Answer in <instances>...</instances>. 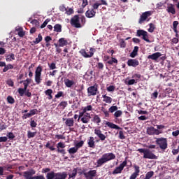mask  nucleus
Returning a JSON list of instances; mask_svg holds the SVG:
<instances>
[{"instance_id":"1","label":"nucleus","mask_w":179,"mask_h":179,"mask_svg":"<svg viewBox=\"0 0 179 179\" xmlns=\"http://www.w3.org/2000/svg\"><path fill=\"white\" fill-rule=\"evenodd\" d=\"M115 159V155L113 152H108L103 154L101 158L97 159L96 161V167H101L108 162H111V160H114Z\"/></svg>"},{"instance_id":"2","label":"nucleus","mask_w":179,"mask_h":179,"mask_svg":"<svg viewBox=\"0 0 179 179\" xmlns=\"http://www.w3.org/2000/svg\"><path fill=\"white\" fill-rule=\"evenodd\" d=\"M137 152L140 153H143V159H157V156L155 155L150 150L145 149V148H138Z\"/></svg>"},{"instance_id":"3","label":"nucleus","mask_w":179,"mask_h":179,"mask_svg":"<svg viewBox=\"0 0 179 179\" xmlns=\"http://www.w3.org/2000/svg\"><path fill=\"white\" fill-rule=\"evenodd\" d=\"M155 143L162 150H166L168 148L167 138L164 137L157 138Z\"/></svg>"},{"instance_id":"4","label":"nucleus","mask_w":179,"mask_h":179,"mask_svg":"<svg viewBox=\"0 0 179 179\" xmlns=\"http://www.w3.org/2000/svg\"><path fill=\"white\" fill-rule=\"evenodd\" d=\"M136 37H142V39L146 43H150V40H149V34L148 31L143 29H138L136 34Z\"/></svg>"},{"instance_id":"5","label":"nucleus","mask_w":179,"mask_h":179,"mask_svg":"<svg viewBox=\"0 0 179 179\" xmlns=\"http://www.w3.org/2000/svg\"><path fill=\"white\" fill-rule=\"evenodd\" d=\"M31 83V79L27 78L25 80H24V88H19L18 89V93L21 97H23L24 96V92L26 90H27V87H29V85Z\"/></svg>"},{"instance_id":"6","label":"nucleus","mask_w":179,"mask_h":179,"mask_svg":"<svg viewBox=\"0 0 179 179\" xmlns=\"http://www.w3.org/2000/svg\"><path fill=\"white\" fill-rule=\"evenodd\" d=\"M99 93V85L94 84L87 88L88 96H96Z\"/></svg>"},{"instance_id":"7","label":"nucleus","mask_w":179,"mask_h":179,"mask_svg":"<svg viewBox=\"0 0 179 179\" xmlns=\"http://www.w3.org/2000/svg\"><path fill=\"white\" fill-rule=\"evenodd\" d=\"M70 23L71 26H73V27H76V29H80V27H82L79 20V15H74L73 17L71 18Z\"/></svg>"},{"instance_id":"8","label":"nucleus","mask_w":179,"mask_h":179,"mask_svg":"<svg viewBox=\"0 0 179 179\" xmlns=\"http://www.w3.org/2000/svg\"><path fill=\"white\" fill-rule=\"evenodd\" d=\"M127 164V160L123 161V162L120 164L119 166L115 169V170L112 172V174L113 176H115V174H121V173H122V170H124V168L126 167Z\"/></svg>"},{"instance_id":"9","label":"nucleus","mask_w":179,"mask_h":179,"mask_svg":"<svg viewBox=\"0 0 179 179\" xmlns=\"http://www.w3.org/2000/svg\"><path fill=\"white\" fill-rule=\"evenodd\" d=\"M94 48H90L89 52H86L85 49H83L80 51V53L84 58H92L94 55Z\"/></svg>"},{"instance_id":"10","label":"nucleus","mask_w":179,"mask_h":179,"mask_svg":"<svg viewBox=\"0 0 179 179\" xmlns=\"http://www.w3.org/2000/svg\"><path fill=\"white\" fill-rule=\"evenodd\" d=\"M152 15H153V11L152 10L143 13L138 20L139 24H142V23L145 22L149 17V16H152Z\"/></svg>"},{"instance_id":"11","label":"nucleus","mask_w":179,"mask_h":179,"mask_svg":"<svg viewBox=\"0 0 179 179\" xmlns=\"http://www.w3.org/2000/svg\"><path fill=\"white\" fill-rule=\"evenodd\" d=\"M94 134L101 141V142H104L106 138H107V135L103 134V131L100 129H95L94 130Z\"/></svg>"},{"instance_id":"12","label":"nucleus","mask_w":179,"mask_h":179,"mask_svg":"<svg viewBox=\"0 0 179 179\" xmlns=\"http://www.w3.org/2000/svg\"><path fill=\"white\" fill-rule=\"evenodd\" d=\"M147 134L148 135H160V134H163V131L150 127L147 129Z\"/></svg>"},{"instance_id":"13","label":"nucleus","mask_w":179,"mask_h":179,"mask_svg":"<svg viewBox=\"0 0 179 179\" xmlns=\"http://www.w3.org/2000/svg\"><path fill=\"white\" fill-rule=\"evenodd\" d=\"M81 110L82 111L79 113V119L82 118L87 111H93V106H92V105H88L87 106L82 107Z\"/></svg>"},{"instance_id":"14","label":"nucleus","mask_w":179,"mask_h":179,"mask_svg":"<svg viewBox=\"0 0 179 179\" xmlns=\"http://www.w3.org/2000/svg\"><path fill=\"white\" fill-rule=\"evenodd\" d=\"M133 167L134 169V172L131 175L129 179H136L139 176V173H141V167H139V166L135 164Z\"/></svg>"},{"instance_id":"15","label":"nucleus","mask_w":179,"mask_h":179,"mask_svg":"<svg viewBox=\"0 0 179 179\" xmlns=\"http://www.w3.org/2000/svg\"><path fill=\"white\" fill-rule=\"evenodd\" d=\"M34 174H36V171L34 169H30L23 173V177L26 179H34V176H33Z\"/></svg>"},{"instance_id":"16","label":"nucleus","mask_w":179,"mask_h":179,"mask_svg":"<svg viewBox=\"0 0 179 179\" xmlns=\"http://www.w3.org/2000/svg\"><path fill=\"white\" fill-rule=\"evenodd\" d=\"M97 171L96 170H91L87 173H84V176L86 179H93L94 177H96Z\"/></svg>"},{"instance_id":"17","label":"nucleus","mask_w":179,"mask_h":179,"mask_svg":"<svg viewBox=\"0 0 179 179\" xmlns=\"http://www.w3.org/2000/svg\"><path fill=\"white\" fill-rule=\"evenodd\" d=\"M128 66H133V68H136L139 65V61L136 59H129L127 61Z\"/></svg>"},{"instance_id":"18","label":"nucleus","mask_w":179,"mask_h":179,"mask_svg":"<svg viewBox=\"0 0 179 179\" xmlns=\"http://www.w3.org/2000/svg\"><path fill=\"white\" fill-rule=\"evenodd\" d=\"M162 57V53L157 52L155 53H153L152 55H150L148 56V59H152V61H157L159 58Z\"/></svg>"},{"instance_id":"19","label":"nucleus","mask_w":179,"mask_h":179,"mask_svg":"<svg viewBox=\"0 0 179 179\" xmlns=\"http://www.w3.org/2000/svg\"><path fill=\"white\" fill-rule=\"evenodd\" d=\"M106 126L108 127V128H110L111 129H122L120 126L111 122H106Z\"/></svg>"},{"instance_id":"20","label":"nucleus","mask_w":179,"mask_h":179,"mask_svg":"<svg viewBox=\"0 0 179 179\" xmlns=\"http://www.w3.org/2000/svg\"><path fill=\"white\" fill-rule=\"evenodd\" d=\"M66 177H68L66 172H59L55 175V179H66Z\"/></svg>"},{"instance_id":"21","label":"nucleus","mask_w":179,"mask_h":179,"mask_svg":"<svg viewBox=\"0 0 179 179\" xmlns=\"http://www.w3.org/2000/svg\"><path fill=\"white\" fill-rule=\"evenodd\" d=\"M166 12L168 13H171V15H176V8H175L174 4H171V3L169 4L167 6Z\"/></svg>"},{"instance_id":"22","label":"nucleus","mask_w":179,"mask_h":179,"mask_svg":"<svg viewBox=\"0 0 179 179\" xmlns=\"http://www.w3.org/2000/svg\"><path fill=\"white\" fill-rule=\"evenodd\" d=\"M87 145L89 148H91L92 149H94L96 148V144L94 142V137L91 136L90 137L88 141H87Z\"/></svg>"},{"instance_id":"23","label":"nucleus","mask_w":179,"mask_h":179,"mask_svg":"<svg viewBox=\"0 0 179 179\" xmlns=\"http://www.w3.org/2000/svg\"><path fill=\"white\" fill-rule=\"evenodd\" d=\"M86 17L92 18L96 16V11L94 9L88 10L85 13Z\"/></svg>"},{"instance_id":"24","label":"nucleus","mask_w":179,"mask_h":179,"mask_svg":"<svg viewBox=\"0 0 179 179\" xmlns=\"http://www.w3.org/2000/svg\"><path fill=\"white\" fill-rule=\"evenodd\" d=\"M59 43V47H65V45H68V40H66L65 38H61L58 41Z\"/></svg>"},{"instance_id":"25","label":"nucleus","mask_w":179,"mask_h":179,"mask_svg":"<svg viewBox=\"0 0 179 179\" xmlns=\"http://www.w3.org/2000/svg\"><path fill=\"white\" fill-rule=\"evenodd\" d=\"M76 83H75V81L72 80H69V78H66L64 80V85L66 86V87H72V86H73V85H76Z\"/></svg>"},{"instance_id":"26","label":"nucleus","mask_w":179,"mask_h":179,"mask_svg":"<svg viewBox=\"0 0 179 179\" xmlns=\"http://www.w3.org/2000/svg\"><path fill=\"white\" fill-rule=\"evenodd\" d=\"M102 97L104 103H107L108 104H111V103H113V98L107 96V94L102 95Z\"/></svg>"},{"instance_id":"27","label":"nucleus","mask_w":179,"mask_h":179,"mask_svg":"<svg viewBox=\"0 0 179 179\" xmlns=\"http://www.w3.org/2000/svg\"><path fill=\"white\" fill-rule=\"evenodd\" d=\"M65 124L66 127H69V128L73 127V124H75V121L73 120V118H67L66 120Z\"/></svg>"},{"instance_id":"28","label":"nucleus","mask_w":179,"mask_h":179,"mask_svg":"<svg viewBox=\"0 0 179 179\" xmlns=\"http://www.w3.org/2000/svg\"><path fill=\"white\" fill-rule=\"evenodd\" d=\"M43 41V36H41V34H39L38 35V37L36 38L35 41H33L31 43V45H34V44H38L39 43H41Z\"/></svg>"},{"instance_id":"29","label":"nucleus","mask_w":179,"mask_h":179,"mask_svg":"<svg viewBox=\"0 0 179 179\" xmlns=\"http://www.w3.org/2000/svg\"><path fill=\"white\" fill-rule=\"evenodd\" d=\"M15 54H13V53L6 55V61L7 62H10L12 61H15Z\"/></svg>"},{"instance_id":"30","label":"nucleus","mask_w":179,"mask_h":179,"mask_svg":"<svg viewBox=\"0 0 179 179\" xmlns=\"http://www.w3.org/2000/svg\"><path fill=\"white\" fill-rule=\"evenodd\" d=\"M92 122L97 124V125H100V122H101V118H100L98 115H94L92 118Z\"/></svg>"},{"instance_id":"31","label":"nucleus","mask_w":179,"mask_h":179,"mask_svg":"<svg viewBox=\"0 0 179 179\" xmlns=\"http://www.w3.org/2000/svg\"><path fill=\"white\" fill-rule=\"evenodd\" d=\"M138 51H139V47L135 46L132 52L130 54L131 58H135L138 55Z\"/></svg>"},{"instance_id":"32","label":"nucleus","mask_w":179,"mask_h":179,"mask_svg":"<svg viewBox=\"0 0 179 179\" xmlns=\"http://www.w3.org/2000/svg\"><path fill=\"white\" fill-rule=\"evenodd\" d=\"M77 175H78V169L75 168L72 171V173L69 174V178L75 179Z\"/></svg>"},{"instance_id":"33","label":"nucleus","mask_w":179,"mask_h":179,"mask_svg":"<svg viewBox=\"0 0 179 179\" xmlns=\"http://www.w3.org/2000/svg\"><path fill=\"white\" fill-rule=\"evenodd\" d=\"M54 31L61 33V31H62V26L59 24H56L54 27Z\"/></svg>"},{"instance_id":"34","label":"nucleus","mask_w":179,"mask_h":179,"mask_svg":"<svg viewBox=\"0 0 179 179\" xmlns=\"http://www.w3.org/2000/svg\"><path fill=\"white\" fill-rule=\"evenodd\" d=\"M56 173L54 171L49 172L46 174L47 179H55Z\"/></svg>"},{"instance_id":"35","label":"nucleus","mask_w":179,"mask_h":179,"mask_svg":"<svg viewBox=\"0 0 179 179\" xmlns=\"http://www.w3.org/2000/svg\"><path fill=\"white\" fill-rule=\"evenodd\" d=\"M81 118V122L83 124H87L88 122H90V117H88L87 116H85V115H83V117H80Z\"/></svg>"},{"instance_id":"36","label":"nucleus","mask_w":179,"mask_h":179,"mask_svg":"<svg viewBox=\"0 0 179 179\" xmlns=\"http://www.w3.org/2000/svg\"><path fill=\"white\" fill-rule=\"evenodd\" d=\"M43 79L41 78V75L35 74V82L36 85H40Z\"/></svg>"},{"instance_id":"37","label":"nucleus","mask_w":179,"mask_h":179,"mask_svg":"<svg viewBox=\"0 0 179 179\" xmlns=\"http://www.w3.org/2000/svg\"><path fill=\"white\" fill-rule=\"evenodd\" d=\"M107 64H108V65H113V64H118V60L115 59V57H112L110 59L107 61Z\"/></svg>"},{"instance_id":"38","label":"nucleus","mask_w":179,"mask_h":179,"mask_svg":"<svg viewBox=\"0 0 179 179\" xmlns=\"http://www.w3.org/2000/svg\"><path fill=\"white\" fill-rule=\"evenodd\" d=\"M16 30L18 31V36L20 37H24V34H26V33L23 31V28H19Z\"/></svg>"},{"instance_id":"39","label":"nucleus","mask_w":179,"mask_h":179,"mask_svg":"<svg viewBox=\"0 0 179 179\" xmlns=\"http://www.w3.org/2000/svg\"><path fill=\"white\" fill-rule=\"evenodd\" d=\"M41 72H43V66L39 65L35 71V75H41Z\"/></svg>"},{"instance_id":"40","label":"nucleus","mask_w":179,"mask_h":179,"mask_svg":"<svg viewBox=\"0 0 179 179\" xmlns=\"http://www.w3.org/2000/svg\"><path fill=\"white\" fill-rule=\"evenodd\" d=\"M9 69H13V65L12 64H6L5 67L3 69V72H8Z\"/></svg>"},{"instance_id":"41","label":"nucleus","mask_w":179,"mask_h":179,"mask_svg":"<svg viewBox=\"0 0 179 179\" xmlns=\"http://www.w3.org/2000/svg\"><path fill=\"white\" fill-rule=\"evenodd\" d=\"M36 135H37V132H31L30 131H27V138L29 139L31 138H34V136H36Z\"/></svg>"},{"instance_id":"42","label":"nucleus","mask_w":179,"mask_h":179,"mask_svg":"<svg viewBox=\"0 0 179 179\" xmlns=\"http://www.w3.org/2000/svg\"><path fill=\"white\" fill-rule=\"evenodd\" d=\"M83 145H85V141H80L78 143H76L75 147L78 150H79V149H80V148H82L83 146Z\"/></svg>"},{"instance_id":"43","label":"nucleus","mask_w":179,"mask_h":179,"mask_svg":"<svg viewBox=\"0 0 179 179\" xmlns=\"http://www.w3.org/2000/svg\"><path fill=\"white\" fill-rule=\"evenodd\" d=\"M155 175V172L153 171H149L145 174V178L144 179H150L152 178V177H153V176Z\"/></svg>"},{"instance_id":"44","label":"nucleus","mask_w":179,"mask_h":179,"mask_svg":"<svg viewBox=\"0 0 179 179\" xmlns=\"http://www.w3.org/2000/svg\"><path fill=\"white\" fill-rule=\"evenodd\" d=\"M68 106L67 101H62L59 105L58 107H61L62 110H64L65 108Z\"/></svg>"},{"instance_id":"45","label":"nucleus","mask_w":179,"mask_h":179,"mask_svg":"<svg viewBox=\"0 0 179 179\" xmlns=\"http://www.w3.org/2000/svg\"><path fill=\"white\" fill-rule=\"evenodd\" d=\"M78 149L76 147H73L71 148H70L69 150H68L69 153H70V155H75V153H76L78 152Z\"/></svg>"},{"instance_id":"46","label":"nucleus","mask_w":179,"mask_h":179,"mask_svg":"<svg viewBox=\"0 0 179 179\" xmlns=\"http://www.w3.org/2000/svg\"><path fill=\"white\" fill-rule=\"evenodd\" d=\"M150 28L148 29L149 33H153L156 27H155V24L150 23L149 24Z\"/></svg>"},{"instance_id":"47","label":"nucleus","mask_w":179,"mask_h":179,"mask_svg":"<svg viewBox=\"0 0 179 179\" xmlns=\"http://www.w3.org/2000/svg\"><path fill=\"white\" fill-rule=\"evenodd\" d=\"M136 83H138V79H131L127 82V85H129V86L135 85Z\"/></svg>"},{"instance_id":"48","label":"nucleus","mask_w":179,"mask_h":179,"mask_svg":"<svg viewBox=\"0 0 179 179\" xmlns=\"http://www.w3.org/2000/svg\"><path fill=\"white\" fill-rule=\"evenodd\" d=\"M48 66L50 71H54V69H57V64L54 62H52L51 64L48 63Z\"/></svg>"},{"instance_id":"49","label":"nucleus","mask_w":179,"mask_h":179,"mask_svg":"<svg viewBox=\"0 0 179 179\" xmlns=\"http://www.w3.org/2000/svg\"><path fill=\"white\" fill-rule=\"evenodd\" d=\"M50 145L51 143H50V141H48L45 146V148H47L48 149H50V150L53 152V150H55V148H54V145L50 146Z\"/></svg>"},{"instance_id":"50","label":"nucleus","mask_w":179,"mask_h":179,"mask_svg":"<svg viewBox=\"0 0 179 179\" xmlns=\"http://www.w3.org/2000/svg\"><path fill=\"white\" fill-rule=\"evenodd\" d=\"M7 101L9 103V104H14L15 103V99H13V96H8L7 97Z\"/></svg>"},{"instance_id":"51","label":"nucleus","mask_w":179,"mask_h":179,"mask_svg":"<svg viewBox=\"0 0 179 179\" xmlns=\"http://www.w3.org/2000/svg\"><path fill=\"white\" fill-rule=\"evenodd\" d=\"M38 113V110L34 108V109H31L29 111V114L31 117H33V115H36V114H37Z\"/></svg>"},{"instance_id":"52","label":"nucleus","mask_w":179,"mask_h":179,"mask_svg":"<svg viewBox=\"0 0 179 179\" xmlns=\"http://www.w3.org/2000/svg\"><path fill=\"white\" fill-rule=\"evenodd\" d=\"M65 147H66L65 143L62 142L58 143L57 145V149H65Z\"/></svg>"},{"instance_id":"53","label":"nucleus","mask_w":179,"mask_h":179,"mask_svg":"<svg viewBox=\"0 0 179 179\" xmlns=\"http://www.w3.org/2000/svg\"><path fill=\"white\" fill-rule=\"evenodd\" d=\"M51 21V20L50 19H46L44 22L41 24V29H44V27H45V26H47V24H48V23Z\"/></svg>"},{"instance_id":"54","label":"nucleus","mask_w":179,"mask_h":179,"mask_svg":"<svg viewBox=\"0 0 179 179\" xmlns=\"http://www.w3.org/2000/svg\"><path fill=\"white\" fill-rule=\"evenodd\" d=\"M109 113H114L115 111H117L118 110V107L117 106H113L110 108H109Z\"/></svg>"},{"instance_id":"55","label":"nucleus","mask_w":179,"mask_h":179,"mask_svg":"<svg viewBox=\"0 0 179 179\" xmlns=\"http://www.w3.org/2000/svg\"><path fill=\"white\" fill-rule=\"evenodd\" d=\"M102 113H103L105 117H110V113H108V111H107V110H106V108H104V107L101 108Z\"/></svg>"},{"instance_id":"56","label":"nucleus","mask_w":179,"mask_h":179,"mask_svg":"<svg viewBox=\"0 0 179 179\" xmlns=\"http://www.w3.org/2000/svg\"><path fill=\"white\" fill-rule=\"evenodd\" d=\"M119 139L124 140L125 139V135H124V131L121 130L119 131Z\"/></svg>"},{"instance_id":"57","label":"nucleus","mask_w":179,"mask_h":179,"mask_svg":"<svg viewBox=\"0 0 179 179\" xmlns=\"http://www.w3.org/2000/svg\"><path fill=\"white\" fill-rule=\"evenodd\" d=\"M55 99H59L60 97H64V92L59 91L57 94L55 96Z\"/></svg>"},{"instance_id":"58","label":"nucleus","mask_w":179,"mask_h":179,"mask_svg":"<svg viewBox=\"0 0 179 179\" xmlns=\"http://www.w3.org/2000/svg\"><path fill=\"white\" fill-rule=\"evenodd\" d=\"M122 115V110H117L115 113H114V116L116 118H118V117H121Z\"/></svg>"},{"instance_id":"59","label":"nucleus","mask_w":179,"mask_h":179,"mask_svg":"<svg viewBox=\"0 0 179 179\" xmlns=\"http://www.w3.org/2000/svg\"><path fill=\"white\" fill-rule=\"evenodd\" d=\"M142 78V76L141 74L135 73L132 76L133 79H138V82H139V79Z\"/></svg>"},{"instance_id":"60","label":"nucleus","mask_w":179,"mask_h":179,"mask_svg":"<svg viewBox=\"0 0 179 179\" xmlns=\"http://www.w3.org/2000/svg\"><path fill=\"white\" fill-rule=\"evenodd\" d=\"M106 90L108 92H114V90H115V86L114 85H110L109 87H108L106 88Z\"/></svg>"},{"instance_id":"61","label":"nucleus","mask_w":179,"mask_h":179,"mask_svg":"<svg viewBox=\"0 0 179 179\" xmlns=\"http://www.w3.org/2000/svg\"><path fill=\"white\" fill-rule=\"evenodd\" d=\"M24 94L27 97H29V98L31 97V92H30V90H26Z\"/></svg>"},{"instance_id":"62","label":"nucleus","mask_w":179,"mask_h":179,"mask_svg":"<svg viewBox=\"0 0 179 179\" xmlns=\"http://www.w3.org/2000/svg\"><path fill=\"white\" fill-rule=\"evenodd\" d=\"M101 5V3H94L92 5V9L94 10V9H99V6H100Z\"/></svg>"},{"instance_id":"63","label":"nucleus","mask_w":179,"mask_h":179,"mask_svg":"<svg viewBox=\"0 0 179 179\" xmlns=\"http://www.w3.org/2000/svg\"><path fill=\"white\" fill-rule=\"evenodd\" d=\"M7 136L8 137V139H15V134H13V132H9L7 134Z\"/></svg>"},{"instance_id":"64","label":"nucleus","mask_w":179,"mask_h":179,"mask_svg":"<svg viewBox=\"0 0 179 179\" xmlns=\"http://www.w3.org/2000/svg\"><path fill=\"white\" fill-rule=\"evenodd\" d=\"M7 126L5 125V123H0V131H3V129H6Z\"/></svg>"}]
</instances>
